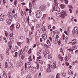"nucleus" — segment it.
Returning <instances> with one entry per match:
<instances>
[{
    "mask_svg": "<svg viewBox=\"0 0 78 78\" xmlns=\"http://www.w3.org/2000/svg\"><path fill=\"white\" fill-rule=\"evenodd\" d=\"M64 33L66 34V35H68V34H67V31H64Z\"/></svg>",
    "mask_w": 78,
    "mask_h": 78,
    "instance_id": "obj_63",
    "label": "nucleus"
},
{
    "mask_svg": "<svg viewBox=\"0 0 78 78\" xmlns=\"http://www.w3.org/2000/svg\"><path fill=\"white\" fill-rule=\"evenodd\" d=\"M5 18V16L3 15V13H2L0 16V20L1 21H3Z\"/></svg>",
    "mask_w": 78,
    "mask_h": 78,
    "instance_id": "obj_6",
    "label": "nucleus"
},
{
    "mask_svg": "<svg viewBox=\"0 0 78 78\" xmlns=\"http://www.w3.org/2000/svg\"><path fill=\"white\" fill-rule=\"evenodd\" d=\"M78 27H75L74 29L73 30L72 33L73 34H75V33L76 32V31H78Z\"/></svg>",
    "mask_w": 78,
    "mask_h": 78,
    "instance_id": "obj_9",
    "label": "nucleus"
},
{
    "mask_svg": "<svg viewBox=\"0 0 78 78\" xmlns=\"http://www.w3.org/2000/svg\"><path fill=\"white\" fill-rule=\"evenodd\" d=\"M42 16V12L40 10H38L36 13V16L37 18H39Z\"/></svg>",
    "mask_w": 78,
    "mask_h": 78,
    "instance_id": "obj_3",
    "label": "nucleus"
},
{
    "mask_svg": "<svg viewBox=\"0 0 78 78\" xmlns=\"http://www.w3.org/2000/svg\"><path fill=\"white\" fill-rule=\"evenodd\" d=\"M45 16H46V14H44L43 17L42 18V19H45Z\"/></svg>",
    "mask_w": 78,
    "mask_h": 78,
    "instance_id": "obj_31",
    "label": "nucleus"
},
{
    "mask_svg": "<svg viewBox=\"0 0 78 78\" xmlns=\"http://www.w3.org/2000/svg\"><path fill=\"white\" fill-rule=\"evenodd\" d=\"M42 37H47V34H44L43 35V36H42Z\"/></svg>",
    "mask_w": 78,
    "mask_h": 78,
    "instance_id": "obj_40",
    "label": "nucleus"
},
{
    "mask_svg": "<svg viewBox=\"0 0 78 78\" xmlns=\"http://www.w3.org/2000/svg\"><path fill=\"white\" fill-rule=\"evenodd\" d=\"M17 13L16 14H15L14 15H13L14 17H15V18H16V17L17 16Z\"/></svg>",
    "mask_w": 78,
    "mask_h": 78,
    "instance_id": "obj_39",
    "label": "nucleus"
},
{
    "mask_svg": "<svg viewBox=\"0 0 78 78\" xmlns=\"http://www.w3.org/2000/svg\"><path fill=\"white\" fill-rule=\"evenodd\" d=\"M62 76L63 77H66V73H63L62 75Z\"/></svg>",
    "mask_w": 78,
    "mask_h": 78,
    "instance_id": "obj_29",
    "label": "nucleus"
},
{
    "mask_svg": "<svg viewBox=\"0 0 78 78\" xmlns=\"http://www.w3.org/2000/svg\"><path fill=\"white\" fill-rule=\"evenodd\" d=\"M60 6H61V7H62V9H64V8H65V5H64V4H62L60 5Z\"/></svg>",
    "mask_w": 78,
    "mask_h": 78,
    "instance_id": "obj_21",
    "label": "nucleus"
},
{
    "mask_svg": "<svg viewBox=\"0 0 78 78\" xmlns=\"http://www.w3.org/2000/svg\"><path fill=\"white\" fill-rule=\"evenodd\" d=\"M19 53H20V55H19V56H20V55H22L23 54V49H22L21 50L19 51Z\"/></svg>",
    "mask_w": 78,
    "mask_h": 78,
    "instance_id": "obj_13",
    "label": "nucleus"
},
{
    "mask_svg": "<svg viewBox=\"0 0 78 78\" xmlns=\"http://www.w3.org/2000/svg\"><path fill=\"white\" fill-rule=\"evenodd\" d=\"M48 66L49 67H48L47 69V72L49 73V72H51V69H50V67H51V66L50 64H48Z\"/></svg>",
    "mask_w": 78,
    "mask_h": 78,
    "instance_id": "obj_10",
    "label": "nucleus"
},
{
    "mask_svg": "<svg viewBox=\"0 0 78 78\" xmlns=\"http://www.w3.org/2000/svg\"><path fill=\"white\" fill-rule=\"evenodd\" d=\"M65 60L66 61H68L69 60V59H68V58H67V56L65 58Z\"/></svg>",
    "mask_w": 78,
    "mask_h": 78,
    "instance_id": "obj_27",
    "label": "nucleus"
},
{
    "mask_svg": "<svg viewBox=\"0 0 78 78\" xmlns=\"http://www.w3.org/2000/svg\"><path fill=\"white\" fill-rule=\"evenodd\" d=\"M6 52H9V48H7L6 50Z\"/></svg>",
    "mask_w": 78,
    "mask_h": 78,
    "instance_id": "obj_44",
    "label": "nucleus"
},
{
    "mask_svg": "<svg viewBox=\"0 0 78 78\" xmlns=\"http://www.w3.org/2000/svg\"><path fill=\"white\" fill-rule=\"evenodd\" d=\"M66 65L67 66L69 65V63L66 62Z\"/></svg>",
    "mask_w": 78,
    "mask_h": 78,
    "instance_id": "obj_61",
    "label": "nucleus"
},
{
    "mask_svg": "<svg viewBox=\"0 0 78 78\" xmlns=\"http://www.w3.org/2000/svg\"><path fill=\"white\" fill-rule=\"evenodd\" d=\"M68 73L69 74V75H70V73H71L72 74V75H73V72H72V71H71V70H70V72Z\"/></svg>",
    "mask_w": 78,
    "mask_h": 78,
    "instance_id": "obj_32",
    "label": "nucleus"
},
{
    "mask_svg": "<svg viewBox=\"0 0 78 78\" xmlns=\"http://www.w3.org/2000/svg\"><path fill=\"white\" fill-rule=\"evenodd\" d=\"M49 39L51 41H51H52V39L51 38V37H49Z\"/></svg>",
    "mask_w": 78,
    "mask_h": 78,
    "instance_id": "obj_48",
    "label": "nucleus"
},
{
    "mask_svg": "<svg viewBox=\"0 0 78 78\" xmlns=\"http://www.w3.org/2000/svg\"><path fill=\"white\" fill-rule=\"evenodd\" d=\"M78 48V45H76L75 47L73 48H72V50H74L75 49H76Z\"/></svg>",
    "mask_w": 78,
    "mask_h": 78,
    "instance_id": "obj_22",
    "label": "nucleus"
},
{
    "mask_svg": "<svg viewBox=\"0 0 78 78\" xmlns=\"http://www.w3.org/2000/svg\"><path fill=\"white\" fill-rule=\"evenodd\" d=\"M27 78H31V76L30 75H28L27 76Z\"/></svg>",
    "mask_w": 78,
    "mask_h": 78,
    "instance_id": "obj_34",
    "label": "nucleus"
},
{
    "mask_svg": "<svg viewBox=\"0 0 78 78\" xmlns=\"http://www.w3.org/2000/svg\"><path fill=\"white\" fill-rule=\"evenodd\" d=\"M25 2H23L21 3V5H25Z\"/></svg>",
    "mask_w": 78,
    "mask_h": 78,
    "instance_id": "obj_56",
    "label": "nucleus"
},
{
    "mask_svg": "<svg viewBox=\"0 0 78 78\" xmlns=\"http://www.w3.org/2000/svg\"><path fill=\"white\" fill-rule=\"evenodd\" d=\"M43 37V39H44V40L46 39L47 38V37Z\"/></svg>",
    "mask_w": 78,
    "mask_h": 78,
    "instance_id": "obj_54",
    "label": "nucleus"
},
{
    "mask_svg": "<svg viewBox=\"0 0 78 78\" xmlns=\"http://www.w3.org/2000/svg\"><path fill=\"white\" fill-rule=\"evenodd\" d=\"M51 25H49L48 27V29H50L51 28Z\"/></svg>",
    "mask_w": 78,
    "mask_h": 78,
    "instance_id": "obj_47",
    "label": "nucleus"
},
{
    "mask_svg": "<svg viewBox=\"0 0 78 78\" xmlns=\"http://www.w3.org/2000/svg\"><path fill=\"white\" fill-rule=\"evenodd\" d=\"M37 28H40V24H39V23H37Z\"/></svg>",
    "mask_w": 78,
    "mask_h": 78,
    "instance_id": "obj_20",
    "label": "nucleus"
},
{
    "mask_svg": "<svg viewBox=\"0 0 78 78\" xmlns=\"http://www.w3.org/2000/svg\"><path fill=\"white\" fill-rule=\"evenodd\" d=\"M21 58L22 59H24L25 58V56H23V55L22 56V57H21Z\"/></svg>",
    "mask_w": 78,
    "mask_h": 78,
    "instance_id": "obj_58",
    "label": "nucleus"
},
{
    "mask_svg": "<svg viewBox=\"0 0 78 78\" xmlns=\"http://www.w3.org/2000/svg\"><path fill=\"white\" fill-rule=\"evenodd\" d=\"M33 34H30V35H29V36H29V37L30 38V39H32V37H33Z\"/></svg>",
    "mask_w": 78,
    "mask_h": 78,
    "instance_id": "obj_30",
    "label": "nucleus"
},
{
    "mask_svg": "<svg viewBox=\"0 0 78 78\" xmlns=\"http://www.w3.org/2000/svg\"><path fill=\"white\" fill-rule=\"evenodd\" d=\"M41 58V56H39L37 58V59H40Z\"/></svg>",
    "mask_w": 78,
    "mask_h": 78,
    "instance_id": "obj_55",
    "label": "nucleus"
},
{
    "mask_svg": "<svg viewBox=\"0 0 78 78\" xmlns=\"http://www.w3.org/2000/svg\"><path fill=\"white\" fill-rule=\"evenodd\" d=\"M31 62H28L27 63H25V70L27 69H30L31 68Z\"/></svg>",
    "mask_w": 78,
    "mask_h": 78,
    "instance_id": "obj_2",
    "label": "nucleus"
},
{
    "mask_svg": "<svg viewBox=\"0 0 78 78\" xmlns=\"http://www.w3.org/2000/svg\"><path fill=\"white\" fill-rule=\"evenodd\" d=\"M69 11L70 12V13H72V10L71 9H69Z\"/></svg>",
    "mask_w": 78,
    "mask_h": 78,
    "instance_id": "obj_60",
    "label": "nucleus"
},
{
    "mask_svg": "<svg viewBox=\"0 0 78 78\" xmlns=\"http://www.w3.org/2000/svg\"><path fill=\"white\" fill-rule=\"evenodd\" d=\"M20 27V24L18 23L16 25V28L17 30H19V28Z\"/></svg>",
    "mask_w": 78,
    "mask_h": 78,
    "instance_id": "obj_17",
    "label": "nucleus"
},
{
    "mask_svg": "<svg viewBox=\"0 0 78 78\" xmlns=\"http://www.w3.org/2000/svg\"><path fill=\"white\" fill-rule=\"evenodd\" d=\"M58 58L61 61L63 60V57H62L61 56V55H58Z\"/></svg>",
    "mask_w": 78,
    "mask_h": 78,
    "instance_id": "obj_11",
    "label": "nucleus"
},
{
    "mask_svg": "<svg viewBox=\"0 0 78 78\" xmlns=\"http://www.w3.org/2000/svg\"><path fill=\"white\" fill-rule=\"evenodd\" d=\"M18 63H19L21 66L23 65V62L22 61H18Z\"/></svg>",
    "mask_w": 78,
    "mask_h": 78,
    "instance_id": "obj_15",
    "label": "nucleus"
},
{
    "mask_svg": "<svg viewBox=\"0 0 78 78\" xmlns=\"http://www.w3.org/2000/svg\"><path fill=\"white\" fill-rule=\"evenodd\" d=\"M21 14L22 16H23V11L21 12Z\"/></svg>",
    "mask_w": 78,
    "mask_h": 78,
    "instance_id": "obj_57",
    "label": "nucleus"
},
{
    "mask_svg": "<svg viewBox=\"0 0 78 78\" xmlns=\"http://www.w3.org/2000/svg\"><path fill=\"white\" fill-rule=\"evenodd\" d=\"M28 46H26L24 48V51H26V52H27L28 51Z\"/></svg>",
    "mask_w": 78,
    "mask_h": 78,
    "instance_id": "obj_16",
    "label": "nucleus"
},
{
    "mask_svg": "<svg viewBox=\"0 0 78 78\" xmlns=\"http://www.w3.org/2000/svg\"><path fill=\"white\" fill-rule=\"evenodd\" d=\"M56 1H57V0H54L55 3V6H57L58 5V3L56 2Z\"/></svg>",
    "mask_w": 78,
    "mask_h": 78,
    "instance_id": "obj_25",
    "label": "nucleus"
},
{
    "mask_svg": "<svg viewBox=\"0 0 78 78\" xmlns=\"http://www.w3.org/2000/svg\"><path fill=\"white\" fill-rule=\"evenodd\" d=\"M44 30H42L43 32V33H44L45 34L46 33H47V30H46V29H45V28H44Z\"/></svg>",
    "mask_w": 78,
    "mask_h": 78,
    "instance_id": "obj_26",
    "label": "nucleus"
},
{
    "mask_svg": "<svg viewBox=\"0 0 78 78\" xmlns=\"http://www.w3.org/2000/svg\"><path fill=\"white\" fill-rule=\"evenodd\" d=\"M40 9L43 11H45V10H46V6L45 5H41L40 6Z\"/></svg>",
    "mask_w": 78,
    "mask_h": 78,
    "instance_id": "obj_8",
    "label": "nucleus"
},
{
    "mask_svg": "<svg viewBox=\"0 0 78 78\" xmlns=\"http://www.w3.org/2000/svg\"><path fill=\"white\" fill-rule=\"evenodd\" d=\"M14 27V24H13L10 26V28L11 30H13Z\"/></svg>",
    "mask_w": 78,
    "mask_h": 78,
    "instance_id": "obj_12",
    "label": "nucleus"
},
{
    "mask_svg": "<svg viewBox=\"0 0 78 78\" xmlns=\"http://www.w3.org/2000/svg\"><path fill=\"white\" fill-rule=\"evenodd\" d=\"M29 70L32 73H35L36 71V68L34 67H31L29 69Z\"/></svg>",
    "mask_w": 78,
    "mask_h": 78,
    "instance_id": "obj_4",
    "label": "nucleus"
},
{
    "mask_svg": "<svg viewBox=\"0 0 78 78\" xmlns=\"http://www.w3.org/2000/svg\"><path fill=\"white\" fill-rule=\"evenodd\" d=\"M60 8L59 7H57L55 9V11H58V12H59V11H60Z\"/></svg>",
    "mask_w": 78,
    "mask_h": 78,
    "instance_id": "obj_18",
    "label": "nucleus"
},
{
    "mask_svg": "<svg viewBox=\"0 0 78 78\" xmlns=\"http://www.w3.org/2000/svg\"><path fill=\"white\" fill-rule=\"evenodd\" d=\"M73 45H75V44H76V43L75 41L74 42H73Z\"/></svg>",
    "mask_w": 78,
    "mask_h": 78,
    "instance_id": "obj_49",
    "label": "nucleus"
},
{
    "mask_svg": "<svg viewBox=\"0 0 78 78\" xmlns=\"http://www.w3.org/2000/svg\"><path fill=\"white\" fill-rule=\"evenodd\" d=\"M67 16L66 13L64 12H63L62 11V12H61V13H60V16L63 19L64 18H65V16Z\"/></svg>",
    "mask_w": 78,
    "mask_h": 78,
    "instance_id": "obj_5",
    "label": "nucleus"
},
{
    "mask_svg": "<svg viewBox=\"0 0 78 78\" xmlns=\"http://www.w3.org/2000/svg\"><path fill=\"white\" fill-rule=\"evenodd\" d=\"M67 58H68V59H70V58H71V57L68 55V56H67Z\"/></svg>",
    "mask_w": 78,
    "mask_h": 78,
    "instance_id": "obj_43",
    "label": "nucleus"
},
{
    "mask_svg": "<svg viewBox=\"0 0 78 78\" xmlns=\"http://www.w3.org/2000/svg\"><path fill=\"white\" fill-rule=\"evenodd\" d=\"M41 34V32H40V31L39 30H38L37 31L36 35L38 36V35H40Z\"/></svg>",
    "mask_w": 78,
    "mask_h": 78,
    "instance_id": "obj_14",
    "label": "nucleus"
},
{
    "mask_svg": "<svg viewBox=\"0 0 78 78\" xmlns=\"http://www.w3.org/2000/svg\"><path fill=\"white\" fill-rule=\"evenodd\" d=\"M16 66L17 67H21V65L20 64L18 63L17 62V63L16 64Z\"/></svg>",
    "mask_w": 78,
    "mask_h": 78,
    "instance_id": "obj_23",
    "label": "nucleus"
},
{
    "mask_svg": "<svg viewBox=\"0 0 78 78\" xmlns=\"http://www.w3.org/2000/svg\"><path fill=\"white\" fill-rule=\"evenodd\" d=\"M53 34L54 35H55V34H56V31H53Z\"/></svg>",
    "mask_w": 78,
    "mask_h": 78,
    "instance_id": "obj_51",
    "label": "nucleus"
},
{
    "mask_svg": "<svg viewBox=\"0 0 78 78\" xmlns=\"http://www.w3.org/2000/svg\"><path fill=\"white\" fill-rule=\"evenodd\" d=\"M14 4L15 5H17V0H15L14 1Z\"/></svg>",
    "mask_w": 78,
    "mask_h": 78,
    "instance_id": "obj_37",
    "label": "nucleus"
},
{
    "mask_svg": "<svg viewBox=\"0 0 78 78\" xmlns=\"http://www.w3.org/2000/svg\"><path fill=\"white\" fill-rule=\"evenodd\" d=\"M31 49H30L29 51L28 52V54H30V53H31Z\"/></svg>",
    "mask_w": 78,
    "mask_h": 78,
    "instance_id": "obj_41",
    "label": "nucleus"
},
{
    "mask_svg": "<svg viewBox=\"0 0 78 78\" xmlns=\"http://www.w3.org/2000/svg\"><path fill=\"white\" fill-rule=\"evenodd\" d=\"M47 43L48 44V45L49 46H51V44H50V41L48 40H47Z\"/></svg>",
    "mask_w": 78,
    "mask_h": 78,
    "instance_id": "obj_19",
    "label": "nucleus"
},
{
    "mask_svg": "<svg viewBox=\"0 0 78 78\" xmlns=\"http://www.w3.org/2000/svg\"><path fill=\"white\" fill-rule=\"evenodd\" d=\"M17 44L19 46H20V45H22V43L20 42H18L17 43Z\"/></svg>",
    "mask_w": 78,
    "mask_h": 78,
    "instance_id": "obj_28",
    "label": "nucleus"
},
{
    "mask_svg": "<svg viewBox=\"0 0 78 78\" xmlns=\"http://www.w3.org/2000/svg\"><path fill=\"white\" fill-rule=\"evenodd\" d=\"M48 59H50V58H51V56L50 55H49L48 56Z\"/></svg>",
    "mask_w": 78,
    "mask_h": 78,
    "instance_id": "obj_38",
    "label": "nucleus"
},
{
    "mask_svg": "<svg viewBox=\"0 0 78 78\" xmlns=\"http://www.w3.org/2000/svg\"><path fill=\"white\" fill-rule=\"evenodd\" d=\"M68 8H72L73 7L70 5H68Z\"/></svg>",
    "mask_w": 78,
    "mask_h": 78,
    "instance_id": "obj_62",
    "label": "nucleus"
},
{
    "mask_svg": "<svg viewBox=\"0 0 78 78\" xmlns=\"http://www.w3.org/2000/svg\"><path fill=\"white\" fill-rule=\"evenodd\" d=\"M45 47H46L47 48H48V47H49L47 45H46L45 46Z\"/></svg>",
    "mask_w": 78,
    "mask_h": 78,
    "instance_id": "obj_59",
    "label": "nucleus"
},
{
    "mask_svg": "<svg viewBox=\"0 0 78 78\" xmlns=\"http://www.w3.org/2000/svg\"><path fill=\"white\" fill-rule=\"evenodd\" d=\"M21 73H24V70H21Z\"/></svg>",
    "mask_w": 78,
    "mask_h": 78,
    "instance_id": "obj_53",
    "label": "nucleus"
},
{
    "mask_svg": "<svg viewBox=\"0 0 78 78\" xmlns=\"http://www.w3.org/2000/svg\"><path fill=\"white\" fill-rule=\"evenodd\" d=\"M19 38L20 39H23V37L20 36H19Z\"/></svg>",
    "mask_w": 78,
    "mask_h": 78,
    "instance_id": "obj_36",
    "label": "nucleus"
},
{
    "mask_svg": "<svg viewBox=\"0 0 78 78\" xmlns=\"http://www.w3.org/2000/svg\"><path fill=\"white\" fill-rule=\"evenodd\" d=\"M3 75L5 78H6L7 77V76H6V74L5 72H4Z\"/></svg>",
    "mask_w": 78,
    "mask_h": 78,
    "instance_id": "obj_24",
    "label": "nucleus"
},
{
    "mask_svg": "<svg viewBox=\"0 0 78 78\" xmlns=\"http://www.w3.org/2000/svg\"><path fill=\"white\" fill-rule=\"evenodd\" d=\"M3 58H2V56H0V61H2Z\"/></svg>",
    "mask_w": 78,
    "mask_h": 78,
    "instance_id": "obj_45",
    "label": "nucleus"
},
{
    "mask_svg": "<svg viewBox=\"0 0 78 78\" xmlns=\"http://www.w3.org/2000/svg\"><path fill=\"white\" fill-rule=\"evenodd\" d=\"M46 52L48 54H49V53H50V51H46Z\"/></svg>",
    "mask_w": 78,
    "mask_h": 78,
    "instance_id": "obj_52",
    "label": "nucleus"
},
{
    "mask_svg": "<svg viewBox=\"0 0 78 78\" xmlns=\"http://www.w3.org/2000/svg\"><path fill=\"white\" fill-rule=\"evenodd\" d=\"M58 76H59V75H58V73L57 75H56V78H58Z\"/></svg>",
    "mask_w": 78,
    "mask_h": 78,
    "instance_id": "obj_64",
    "label": "nucleus"
},
{
    "mask_svg": "<svg viewBox=\"0 0 78 78\" xmlns=\"http://www.w3.org/2000/svg\"><path fill=\"white\" fill-rule=\"evenodd\" d=\"M8 16L9 17V19L6 20V23H7L8 25H10L11 23V19H13L12 17V14H11V12H9L8 13Z\"/></svg>",
    "mask_w": 78,
    "mask_h": 78,
    "instance_id": "obj_1",
    "label": "nucleus"
},
{
    "mask_svg": "<svg viewBox=\"0 0 78 78\" xmlns=\"http://www.w3.org/2000/svg\"><path fill=\"white\" fill-rule=\"evenodd\" d=\"M32 34V35H33V30L30 32V34Z\"/></svg>",
    "mask_w": 78,
    "mask_h": 78,
    "instance_id": "obj_46",
    "label": "nucleus"
},
{
    "mask_svg": "<svg viewBox=\"0 0 78 78\" xmlns=\"http://www.w3.org/2000/svg\"><path fill=\"white\" fill-rule=\"evenodd\" d=\"M58 43V39H56L54 41V44H57Z\"/></svg>",
    "mask_w": 78,
    "mask_h": 78,
    "instance_id": "obj_33",
    "label": "nucleus"
},
{
    "mask_svg": "<svg viewBox=\"0 0 78 78\" xmlns=\"http://www.w3.org/2000/svg\"><path fill=\"white\" fill-rule=\"evenodd\" d=\"M51 66V67L52 69H55L56 68V65L55 64V63L53 62H51L50 63Z\"/></svg>",
    "mask_w": 78,
    "mask_h": 78,
    "instance_id": "obj_7",
    "label": "nucleus"
},
{
    "mask_svg": "<svg viewBox=\"0 0 78 78\" xmlns=\"http://www.w3.org/2000/svg\"><path fill=\"white\" fill-rule=\"evenodd\" d=\"M68 38V37H66L65 38V40L66 41H67V39Z\"/></svg>",
    "mask_w": 78,
    "mask_h": 78,
    "instance_id": "obj_42",
    "label": "nucleus"
},
{
    "mask_svg": "<svg viewBox=\"0 0 78 78\" xmlns=\"http://www.w3.org/2000/svg\"><path fill=\"white\" fill-rule=\"evenodd\" d=\"M64 1L65 3H66V4H67V3H68V1H67V0H64Z\"/></svg>",
    "mask_w": 78,
    "mask_h": 78,
    "instance_id": "obj_35",
    "label": "nucleus"
},
{
    "mask_svg": "<svg viewBox=\"0 0 78 78\" xmlns=\"http://www.w3.org/2000/svg\"><path fill=\"white\" fill-rule=\"evenodd\" d=\"M29 20H30V19H29V16H28L27 18V22L28 24L29 23Z\"/></svg>",
    "mask_w": 78,
    "mask_h": 78,
    "instance_id": "obj_50",
    "label": "nucleus"
}]
</instances>
